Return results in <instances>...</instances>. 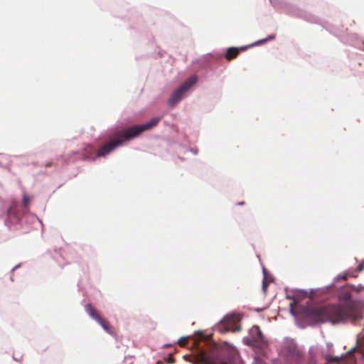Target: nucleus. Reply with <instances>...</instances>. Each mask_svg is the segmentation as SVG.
<instances>
[{
    "mask_svg": "<svg viewBox=\"0 0 364 364\" xmlns=\"http://www.w3.org/2000/svg\"><path fill=\"white\" fill-rule=\"evenodd\" d=\"M159 121V117H154L146 124L135 125L127 129L113 132L109 136V141L99 147L96 154L97 157L107 156L117 147L122 146L124 141H129L139 136L143 132L155 127Z\"/></svg>",
    "mask_w": 364,
    "mask_h": 364,
    "instance_id": "obj_1",
    "label": "nucleus"
},
{
    "mask_svg": "<svg viewBox=\"0 0 364 364\" xmlns=\"http://www.w3.org/2000/svg\"><path fill=\"white\" fill-rule=\"evenodd\" d=\"M302 314L312 323H338L351 317L350 309L339 305L308 306L303 309Z\"/></svg>",
    "mask_w": 364,
    "mask_h": 364,
    "instance_id": "obj_2",
    "label": "nucleus"
},
{
    "mask_svg": "<svg viewBox=\"0 0 364 364\" xmlns=\"http://www.w3.org/2000/svg\"><path fill=\"white\" fill-rule=\"evenodd\" d=\"M197 81L196 76H191L184 83H183L171 95L168 102L171 106L176 105L183 97L184 93L188 90Z\"/></svg>",
    "mask_w": 364,
    "mask_h": 364,
    "instance_id": "obj_3",
    "label": "nucleus"
},
{
    "mask_svg": "<svg viewBox=\"0 0 364 364\" xmlns=\"http://www.w3.org/2000/svg\"><path fill=\"white\" fill-rule=\"evenodd\" d=\"M85 309L87 314L91 318L95 319L106 332H107L109 334L113 333L112 327L110 325V323L100 316L97 311L92 306V305L88 304L85 306Z\"/></svg>",
    "mask_w": 364,
    "mask_h": 364,
    "instance_id": "obj_4",
    "label": "nucleus"
},
{
    "mask_svg": "<svg viewBox=\"0 0 364 364\" xmlns=\"http://www.w3.org/2000/svg\"><path fill=\"white\" fill-rule=\"evenodd\" d=\"M239 321L237 315L231 314L226 316L222 321L220 326L218 327L221 332H227L232 331L233 332L240 331L241 327L236 326L233 327V325Z\"/></svg>",
    "mask_w": 364,
    "mask_h": 364,
    "instance_id": "obj_5",
    "label": "nucleus"
},
{
    "mask_svg": "<svg viewBox=\"0 0 364 364\" xmlns=\"http://www.w3.org/2000/svg\"><path fill=\"white\" fill-rule=\"evenodd\" d=\"M250 337L252 341L256 344L266 345L267 341L260 328L258 326H254L250 331Z\"/></svg>",
    "mask_w": 364,
    "mask_h": 364,
    "instance_id": "obj_6",
    "label": "nucleus"
},
{
    "mask_svg": "<svg viewBox=\"0 0 364 364\" xmlns=\"http://www.w3.org/2000/svg\"><path fill=\"white\" fill-rule=\"evenodd\" d=\"M196 361L200 364H225L219 362L218 360H214L210 356H208L204 350H200L196 357Z\"/></svg>",
    "mask_w": 364,
    "mask_h": 364,
    "instance_id": "obj_7",
    "label": "nucleus"
},
{
    "mask_svg": "<svg viewBox=\"0 0 364 364\" xmlns=\"http://www.w3.org/2000/svg\"><path fill=\"white\" fill-rule=\"evenodd\" d=\"M246 48H247V47H241L240 48H235V47L229 48L227 50V52L225 53V58L228 60H231L232 59H235L237 57V55L240 53V50H246Z\"/></svg>",
    "mask_w": 364,
    "mask_h": 364,
    "instance_id": "obj_8",
    "label": "nucleus"
},
{
    "mask_svg": "<svg viewBox=\"0 0 364 364\" xmlns=\"http://www.w3.org/2000/svg\"><path fill=\"white\" fill-rule=\"evenodd\" d=\"M31 200V198L26 193L23 194L22 205L24 208H27Z\"/></svg>",
    "mask_w": 364,
    "mask_h": 364,
    "instance_id": "obj_9",
    "label": "nucleus"
},
{
    "mask_svg": "<svg viewBox=\"0 0 364 364\" xmlns=\"http://www.w3.org/2000/svg\"><path fill=\"white\" fill-rule=\"evenodd\" d=\"M187 338H179L178 340V344L181 346H184L187 342Z\"/></svg>",
    "mask_w": 364,
    "mask_h": 364,
    "instance_id": "obj_10",
    "label": "nucleus"
},
{
    "mask_svg": "<svg viewBox=\"0 0 364 364\" xmlns=\"http://www.w3.org/2000/svg\"><path fill=\"white\" fill-rule=\"evenodd\" d=\"M174 362H175L174 358L171 355H170V357L167 359V363L169 364H173V363H174Z\"/></svg>",
    "mask_w": 364,
    "mask_h": 364,
    "instance_id": "obj_11",
    "label": "nucleus"
},
{
    "mask_svg": "<svg viewBox=\"0 0 364 364\" xmlns=\"http://www.w3.org/2000/svg\"><path fill=\"white\" fill-rule=\"evenodd\" d=\"M53 165V162H51V161H50V162H47V163L45 164V166H46V168H48V167H50V166H52Z\"/></svg>",
    "mask_w": 364,
    "mask_h": 364,
    "instance_id": "obj_12",
    "label": "nucleus"
},
{
    "mask_svg": "<svg viewBox=\"0 0 364 364\" xmlns=\"http://www.w3.org/2000/svg\"><path fill=\"white\" fill-rule=\"evenodd\" d=\"M363 269V264H360V265L358 267V272H361Z\"/></svg>",
    "mask_w": 364,
    "mask_h": 364,
    "instance_id": "obj_13",
    "label": "nucleus"
},
{
    "mask_svg": "<svg viewBox=\"0 0 364 364\" xmlns=\"http://www.w3.org/2000/svg\"><path fill=\"white\" fill-rule=\"evenodd\" d=\"M87 149H89L90 151H92V147L91 146H90V145H87L85 150H87Z\"/></svg>",
    "mask_w": 364,
    "mask_h": 364,
    "instance_id": "obj_14",
    "label": "nucleus"
},
{
    "mask_svg": "<svg viewBox=\"0 0 364 364\" xmlns=\"http://www.w3.org/2000/svg\"><path fill=\"white\" fill-rule=\"evenodd\" d=\"M348 275H343V276H342V277H341V278H342V279H343V280H347V279H348Z\"/></svg>",
    "mask_w": 364,
    "mask_h": 364,
    "instance_id": "obj_15",
    "label": "nucleus"
},
{
    "mask_svg": "<svg viewBox=\"0 0 364 364\" xmlns=\"http://www.w3.org/2000/svg\"><path fill=\"white\" fill-rule=\"evenodd\" d=\"M11 210L10 209V210H9V214H11Z\"/></svg>",
    "mask_w": 364,
    "mask_h": 364,
    "instance_id": "obj_16",
    "label": "nucleus"
}]
</instances>
